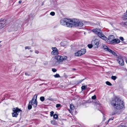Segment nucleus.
<instances>
[{"label":"nucleus","mask_w":127,"mask_h":127,"mask_svg":"<svg viewBox=\"0 0 127 127\" xmlns=\"http://www.w3.org/2000/svg\"><path fill=\"white\" fill-rule=\"evenodd\" d=\"M111 103L117 109H120L124 107L123 101L120 98L117 97H115L112 100Z\"/></svg>","instance_id":"1"},{"label":"nucleus","mask_w":127,"mask_h":127,"mask_svg":"<svg viewBox=\"0 0 127 127\" xmlns=\"http://www.w3.org/2000/svg\"><path fill=\"white\" fill-rule=\"evenodd\" d=\"M69 22L71 24L70 27H72L73 26L77 27L78 28L81 27L83 25V24L82 21H80L79 20L75 18L69 19Z\"/></svg>","instance_id":"2"},{"label":"nucleus","mask_w":127,"mask_h":127,"mask_svg":"<svg viewBox=\"0 0 127 127\" xmlns=\"http://www.w3.org/2000/svg\"><path fill=\"white\" fill-rule=\"evenodd\" d=\"M69 19L67 18H64V20L61 21V24L63 25H66L67 27H70L71 24L69 22Z\"/></svg>","instance_id":"3"},{"label":"nucleus","mask_w":127,"mask_h":127,"mask_svg":"<svg viewBox=\"0 0 127 127\" xmlns=\"http://www.w3.org/2000/svg\"><path fill=\"white\" fill-rule=\"evenodd\" d=\"M55 58L56 59L58 63H59L63 62V61L66 60L67 57L65 56H62L60 55H58L55 57Z\"/></svg>","instance_id":"4"},{"label":"nucleus","mask_w":127,"mask_h":127,"mask_svg":"<svg viewBox=\"0 0 127 127\" xmlns=\"http://www.w3.org/2000/svg\"><path fill=\"white\" fill-rule=\"evenodd\" d=\"M13 113H12V116L13 117H16L19 114V113L22 111L20 109L17 107L13 108Z\"/></svg>","instance_id":"5"},{"label":"nucleus","mask_w":127,"mask_h":127,"mask_svg":"<svg viewBox=\"0 0 127 127\" xmlns=\"http://www.w3.org/2000/svg\"><path fill=\"white\" fill-rule=\"evenodd\" d=\"M99 41L98 39H96L93 40L92 41V44L93 46V47L95 48L98 47L99 45Z\"/></svg>","instance_id":"6"},{"label":"nucleus","mask_w":127,"mask_h":127,"mask_svg":"<svg viewBox=\"0 0 127 127\" xmlns=\"http://www.w3.org/2000/svg\"><path fill=\"white\" fill-rule=\"evenodd\" d=\"M86 52V49H81L80 50L78 51L75 53V55L76 56H80L84 54Z\"/></svg>","instance_id":"7"},{"label":"nucleus","mask_w":127,"mask_h":127,"mask_svg":"<svg viewBox=\"0 0 127 127\" xmlns=\"http://www.w3.org/2000/svg\"><path fill=\"white\" fill-rule=\"evenodd\" d=\"M6 21L4 19H1L0 20V29L3 28L6 25Z\"/></svg>","instance_id":"8"},{"label":"nucleus","mask_w":127,"mask_h":127,"mask_svg":"<svg viewBox=\"0 0 127 127\" xmlns=\"http://www.w3.org/2000/svg\"><path fill=\"white\" fill-rule=\"evenodd\" d=\"M117 61L119 64L121 65H123L124 64V61L122 58L120 56L117 57Z\"/></svg>","instance_id":"9"},{"label":"nucleus","mask_w":127,"mask_h":127,"mask_svg":"<svg viewBox=\"0 0 127 127\" xmlns=\"http://www.w3.org/2000/svg\"><path fill=\"white\" fill-rule=\"evenodd\" d=\"M98 36L101 39L105 40L106 41L108 40V38L105 35L101 32H99L97 34Z\"/></svg>","instance_id":"10"},{"label":"nucleus","mask_w":127,"mask_h":127,"mask_svg":"<svg viewBox=\"0 0 127 127\" xmlns=\"http://www.w3.org/2000/svg\"><path fill=\"white\" fill-rule=\"evenodd\" d=\"M53 51L51 52V54L54 55H56L58 54V50L57 48L55 47H52Z\"/></svg>","instance_id":"11"},{"label":"nucleus","mask_w":127,"mask_h":127,"mask_svg":"<svg viewBox=\"0 0 127 127\" xmlns=\"http://www.w3.org/2000/svg\"><path fill=\"white\" fill-rule=\"evenodd\" d=\"M30 101H31V104L34 107H36L37 103V100H33V98H32L31 100Z\"/></svg>","instance_id":"12"},{"label":"nucleus","mask_w":127,"mask_h":127,"mask_svg":"<svg viewBox=\"0 0 127 127\" xmlns=\"http://www.w3.org/2000/svg\"><path fill=\"white\" fill-rule=\"evenodd\" d=\"M120 24L123 27L127 28V22H122L120 23Z\"/></svg>","instance_id":"13"},{"label":"nucleus","mask_w":127,"mask_h":127,"mask_svg":"<svg viewBox=\"0 0 127 127\" xmlns=\"http://www.w3.org/2000/svg\"><path fill=\"white\" fill-rule=\"evenodd\" d=\"M92 31L93 32H94L95 33L97 34L98 32H99L100 31V30L97 29H93Z\"/></svg>","instance_id":"14"},{"label":"nucleus","mask_w":127,"mask_h":127,"mask_svg":"<svg viewBox=\"0 0 127 127\" xmlns=\"http://www.w3.org/2000/svg\"><path fill=\"white\" fill-rule=\"evenodd\" d=\"M108 51L109 52L111 53L113 55H114L115 56H117V55L115 53V52L112 50H111L110 49H108Z\"/></svg>","instance_id":"15"},{"label":"nucleus","mask_w":127,"mask_h":127,"mask_svg":"<svg viewBox=\"0 0 127 127\" xmlns=\"http://www.w3.org/2000/svg\"><path fill=\"white\" fill-rule=\"evenodd\" d=\"M56 59H55H55H54L53 60V61H52L53 62L52 63L54 65H57L58 64V63L57 62V61H56Z\"/></svg>","instance_id":"16"},{"label":"nucleus","mask_w":127,"mask_h":127,"mask_svg":"<svg viewBox=\"0 0 127 127\" xmlns=\"http://www.w3.org/2000/svg\"><path fill=\"white\" fill-rule=\"evenodd\" d=\"M102 48L105 51H108V49H109V48L107 46H106L105 45H103L102 46Z\"/></svg>","instance_id":"17"},{"label":"nucleus","mask_w":127,"mask_h":127,"mask_svg":"<svg viewBox=\"0 0 127 127\" xmlns=\"http://www.w3.org/2000/svg\"><path fill=\"white\" fill-rule=\"evenodd\" d=\"M114 38V36L113 35H110L108 37V39L109 41L110 42L111 40Z\"/></svg>","instance_id":"18"},{"label":"nucleus","mask_w":127,"mask_h":127,"mask_svg":"<svg viewBox=\"0 0 127 127\" xmlns=\"http://www.w3.org/2000/svg\"><path fill=\"white\" fill-rule=\"evenodd\" d=\"M51 123L53 125H57V123L55 121V120H53L51 121Z\"/></svg>","instance_id":"19"},{"label":"nucleus","mask_w":127,"mask_h":127,"mask_svg":"<svg viewBox=\"0 0 127 127\" xmlns=\"http://www.w3.org/2000/svg\"><path fill=\"white\" fill-rule=\"evenodd\" d=\"M31 103V101H30L28 106V109L29 110H30L32 108V105L31 104H30Z\"/></svg>","instance_id":"20"},{"label":"nucleus","mask_w":127,"mask_h":127,"mask_svg":"<svg viewBox=\"0 0 127 127\" xmlns=\"http://www.w3.org/2000/svg\"><path fill=\"white\" fill-rule=\"evenodd\" d=\"M66 43L64 42H62L61 43V45L62 46H65L66 45Z\"/></svg>","instance_id":"21"},{"label":"nucleus","mask_w":127,"mask_h":127,"mask_svg":"<svg viewBox=\"0 0 127 127\" xmlns=\"http://www.w3.org/2000/svg\"><path fill=\"white\" fill-rule=\"evenodd\" d=\"M87 88V85L82 86L81 87V89L82 91H83V90H85Z\"/></svg>","instance_id":"22"},{"label":"nucleus","mask_w":127,"mask_h":127,"mask_svg":"<svg viewBox=\"0 0 127 127\" xmlns=\"http://www.w3.org/2000/svg\"><path fill=\"white\" fill-rule=\"evenodd\" d=\"M117 113V112L116 111V110L115 109V110H114L113 112H112L110 114V115H113L115 114H116Z\"/></svg>","instance_id":"23"},{"label":"nucleus","mask_w":127,"mask_h":127,"mask_svg":"<svg viewBox=\"0 0 127 127\" xmlns=\"http://www.w3.org/2000/svg\"><path fill=\"white\" fill-rule=\"evenodd\" d=\"M116 39H114L113 38L110 41V42L112 43H116Z\"/></svg>","instance_id":"24"},{"label":"nucleus","mask_w":127,"mask_h":127,"mask_svg":"<svg viewBox=\"0 0 127 127\" xmlns=\"http://www.w3.org/2000/svg\"><path fill=\"white\" fill-rule=\"evenodd\" d=\"M117 78V77L116 76H112L111 77V78L114 80H115Z\"/></svg>","instance_id":"25"},{"label":"nucleus","mask_w":127,"mask_h":127,"mask_svg":"<svg viewBox=\"0 0 127 127\" xmlns=\"http://www.w3.org/2000/svg\"><path fill=\"white\" fill-rule=\"evenodd\" d=\"M40 100L42 102L44 101L45 100L44 97L43 96L40 97Z\"/></svg>","instance_id":"26"},{"label":"nucleus","mask_w":127,"mask_h":127,"mask_svg":"<svg viewBox=\"0 0 127 127\" xmlns=\"http://www.w3.org/2000/svg\"><path fill=\"white\" fill-rule=\"evenodd\" d=\"M106 84L108 85L111 86L112 85V84L111 83L108 81L106 82Z\"/></svg>","instance_id":"27"},{"label":"nucleus","mask_w":127,"mask_h":127,"mask_svg":"<svg viewBox=\"0 0 127 127\" xmlns=\"http://www.w3.org/2000/svg\"><path fill=\"white\" fill-rule=\"evenodd\" d=\"M53 118L55 119H57L58 118V115L56 114H54L53 116Z\"/></svg>","instance_id":"28"},{"label":"nucleus","mask_w":127,"mask_h":127,"mask_svg":"<svg viewBox=\"0 0 127 127\" xmlns=\"http://www.w3.org/2000/svg\"><path fill=\"white\" fill-rule=\"evenodd\" d=\"M87 46L89 48H91L93 47V45H92V44H88Z\"/></svg>","instance_id":"29"},{"label":"nucleus","mask_w":127,"mask_h":127,"mask_svg":"<svg viewBox=\"0 0 127 127\" xmlns=\"http://www.w3.org/2000/svg\"><path fill=\"white\" fill-rule=\"evenodd\" d=\"M54 76L55 78H58L60 77L59 75L58 74H56L54 75Z\"/></svg>","instance_id":"30"},{"label":"nucleus","mask_w":127,"mask_h":127,"mask_svg":"<svg viewBox=\"0 0 127 127\" xmlns=\"http://www.w3.org/2000/svg\"><path fill=\"white\" fill-rule=\"evenodd\" d=\"M37 95H35L32 98H33V100H34V99L35 100H37Z\"/></svg>","instance_id":"31"},{"label":"nucleus","mask_w":127,"mask_h":127,"mask_svg":"<svg viewBox=\"0 0 127 127\" xmlns=\"http://www.w3.org/2000/svg\"><path fill=\"white\" fill-rule=\"evenodd\" d=\"M54 112L53 111H51L50 112V115L51 117H52L53 116H54Z\"/></svg>","instance_id":"32"},{"label":"nucleus","mask_w":127,"mask_h":127,"mask_svg":"<svg viewBox=\"0 0 127 127\" xmlns=\"http://www.w3.org/2000/svg\"><path fill=\"white\" fill-rule=\"evenodd\" d=\"M25 74L26 76H30V74L29 73H28V72H26L25 73Z\"/></svg>","instance_id":"33"},{"label":"nucleus","mask_w":127,"mask_h":127,"mask_svg":"<svg viewBox=\"0 0 127 127\" xmlns=\"http://www.w3.org/2000/svg\"><path fill=\"white\" fill-rule=\"evenodd\" d=\"M55 13L54 12H52L50 13V15L52 16H54L55 15Z\"/></svg>","instance_id":"34"},{"label":"nucleus","mask_w":127,"mask_h":127,"mask_svg":"<svg viewBox=\"0 0 127 127\" xmlns=\"http://www.w3.org/2000/svg\"><path fill=\"white\" fill-rule=\"evenodd\" d=\"M96 98V96L95 95L93 96L92 97V98L93 99H95Z\"/></svg>","instance_id":"35"},{"label":"nucleus","mask_w":127,"mask_h":127,"mask_svg":"<svg viewBox=\"0 0 127 127\" xmlns=\"http://www.w3.org/2000/svg\"><path fill=\"white\" fill-rule=\"evenodd\" d=\"M31 49V47H30L29 46H26L25 47V49Z\"/></svg>","instance_id":"36"},{"label":"nucleus","mask_w":127,"mask_h":127,"mask_svg":"<svg viewBox=\"0 0 127 127\" xmlns=\"http://www.w3.org/2000/svg\"><path fill=\"white\" fill-rule=\"evenodd\" d=\"M116 43H119L120 42V40L119 39H116Z\"/></svg>","instance_id":"37"},{"label":"nucleus","mask_w":127,"mask_h":127,"mask_svg":"<svg viewBox=\"0 0 127 127\" xmlns=\"http://www.w3.org/2000/svg\"><path fill=\"white\" fill-rule=\"evenodd\" d=\"M52 71L54 72H55L57 71L56 69L55 68H53L52 69Z\"/></svg>","instance_id":"38"},{"label":"nucleus","mask_w":127,"mask_h":127,"mask_svg":"<svg viewBox=\"0 0 127 127\" xmlns=\"http://www.w3.org/2000/svg\"><path fill=\"white\" fill-rule=\"evenodd\" d=\"M60 106L61 104H57L56 106L57 108H58Z\"/></svg>","instance_id":"39"},{"label":"nucleus","mask_w":127,"mask_h":127,"mask_svg":"<svg viewBox=\"0 0 127 127\" xmlns=\"http://www.w3.org/2000/svg\"><path fill=\"white\" fill-rule=\"evenodd\" d=\"M85 79H86V78H85L81 80H80L78 82V83H81L82 81H83V80H84Z\"/></svg>","instance_id":"40"},{"label":"nucleus","mask_w":127,"mask_h":127,"mask_svg":"<svg viewBox=\"0 0 127 127\" xmlns=\"http://www.w3.org/2000/svg\"><path fill=\"white\" fill-rule=\"evenodd\" d=\"M70 108L72 110H73L74 109V106L73 105H70Z\"/></svg>","instance_id":"41"},{"label":"nucleus","mask_w":127,"mask_h":127,"mask_svg":"<svg viewBox=\"0 0 127 127\" xmlns=\"http://www.w3.org/2000/svg\"><path fill=\"white\" fill-rule=\"evenodd\" d=\"M34 14H31L30 15H29V17H32V16H34Z\"/></svg>","instance_id":"42"},{"label":"nucleus","mask_w":127,"mask_h":127,"mask_svg":"<svg viewBox=\"0 0 127 127\" xmlns=\"http://www.w3.org/2000/svg\"><path fill=\"white\" fill-rule=\"evenodd\" d=\"M119 38L122 41H123L124 40V38L123 37H119Z\"/></svg>","instance_id":"43"},{"label":"nucleus","mask_w":127,"mask_h":127,"mask_svg":"<svg viewBox=\"0 0 127 127\" xmlns=\"http://www.w3.org/2000/svg\"><path fill=\"white\" fill-rule=\"evenodd\" d=\"M48 100H50V101H53V98H48Z\"/></svg>","instance_id":"44"},{"label":"nucleus","mask_w":127,"mask_h":127,"mask_svg":"<svg viewBox=\"0 0 127 127\" xmlns=\"http://www.w3.org/2000/svg\"><path fill=\"white\" fill-rule=\"evenodd\" d=\"M114 118V117H112L111 118L109 119V121H112V120H113V119Z\"/></svg>","instance_id":"45"},{"label":"nucleus","mask_w":127,"mask_h":127,"mask_svg":"<svg viewBox=\"0 0 127 127\" xmlns=\"http://www.w3.org/2000/svg\"><path fill=\"white\" fill-rule=\"evenodd\" d=\"M35 53H36V54H38L39 53V51L37 50H35Z\"/></svg>","instance_id":"46"},{"label":"nucleus","mask_w":127,"mask_h":127,"mask_svg":"<svg viewBox=\"0 0 127 127\" xmlns=\"http://www.w3.org/2000/svg\"><path fill=\"white\" fill-rule=\"evenodd\" d=\"M22 2V1L21 0H20L19 1V3L20 4Z\"/></svg>","instance_id":"47"},{"label":"nucleus","mask_w":127,"mask_h":127,"mask_svg":"<svg viewBox=\"0 0 127 127\" xmlns=\"http://www.w3.org/2000/svg\"><path fill=\"white\" fill-rule=\"evenodd\" d=\"M109 121H109V120L107 121V122H106V124H107L108 123Z\"/></svg>","instance_id":"48"},{"label":"nucleus","mask_w":127,"mask_h":127,"mask_svg":"<svg viewBox=\"0 0 127 127\" xmlns=\"http://www.w3.org/2000/svg\"><path fill=\"white\" fill-rule=\"evenodd\" d=\"M30 51L31 52H33V50H30Z\"/></svg>","instance_id":"49"},{"label":"nucleus","mask_w":127,"mask_h":127,"mask_svg":"<svg viewBox=\"0 0 127 127\" xmlns=\"http://www.w3.org/2000/svg\"><path fill=\"white\" fill-rule=\"evenodd\" d=\"M72 69L73 70H76V69L75 68H73Z\"/></svg>","instance_id":"50"},{"label":"nucleus","mask_w":127,"mask_h":127,"mask_svg":"<svg viewBox=\"0 0 127 127\" xmlns=\"http://www.w3.org/2000/svg\"><path fill=\"white\" fill-rule=\"evenodd\" d=\"M95 91V90H94L93 91H92V92H94Z\"/></svg>","instance_id":"51"},{"label":"nucleus","mask_w":127,"mask_h":127,"mask_svg":"<svg viewBox=\"0 0 127 127\" xmlns=\"http://www.w3.org/2000/svg\"><path fill=\"white\" fill-rule=\"evenodd\" d=\"M126 63H127V60H126Z\"/></svg>","instance_id":"52"},{"label":"nucleus","mask_w":127,"mask_h":127,"mask_svg":"<svg viewBox=\"0 0 127 127\" xmlns=\"http://www.w3.org/2000/svg\"><path fill=\"white\" fill-rule=\"evenodd\" d=\"M1 42V41H0V43Z\"/></svg>","instance_id":"53"}]
</instances>
